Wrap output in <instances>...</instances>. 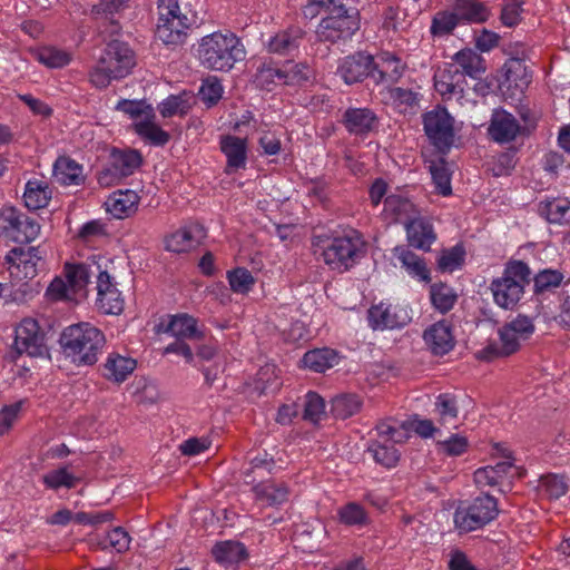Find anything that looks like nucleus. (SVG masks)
Listing matches in <instances>:
<instances>
[{"label":"nucleus","instance_id":"nucleus-1","mask_svg":"<svg viewBox=\"0 0 570 570\" xmlns=\"http://www.w3.org/2000/svg\"><path fill=\"white\" fill-rule=\"evenodd\" d=\"M199 63L209 70L229 71L246 57L239 37L232 31H215L203 37L196 49Z\"/></svg>","mask_w":570,"mask_h":570},{"label":"nucleus","instance_id":"nucleus-2","mask_svg":"<svg viewBox=\"0 0 570 570\" xmlns=\"http://www.w3.org/2000/svg\"><path fill=\"white\" fill-rule=\"evenodd\" d=\"M63 354L77 365H94L98 361L106 338L104 333L89 323H78L63 330L60 336Z\"/></svg>","mask_w":570,"mask_h":570},{"label":"nucleus","instance_id":"nucleus-3","mask_svg":"<svg viewBox=\"0 0 570 570\" xmlns=\"http://www.w3.org/2000/svg\"><path fill=\"white\" fill-rule=\"evenodd\" d=\"M135 63L134 51L128 45L112 40L106 46L96 66L89 72V80L96 88H106L111 80L127 77Z\"/></svg>","mask_w":570,"mask_h":570},{"label":"nucleus","instance_id":"nucleus-4","mask_svg":"<svg viewBox=\"0 0 570 570\" xmlns=\"http://www.w3.org/2000/svg\"><path fill=\"white\" fill-rule=\"evenodd\" d=\"M156 38L166 46H181L187 38V30L199 27L204 19L197 12L190 16L180 12L178 0H159Z\"/></svg>","mask_w":570,"mask_h":570},{"label":"nucleus","instance_id":"nucleus-5","mask_svg":"<svg viewBox=\"0 0 570 570\" xmlns=\"http://www.w3.org/2000/svg\"><path fill=\"white\" fill-rule=\"evenodd\" d=\"M530 283V269L522 261L507 264L503 275L491 283L494 302L502 308L512 309L521 299L524 286Z\"/></svg>","mask_w":570,"mask_h":570},{"label":"nucleus","instance_id":"nucleus-6","mask_svg":"<svg viewBox=\"0 0 570 570\" xmlns=\"http://www.w3.org/2000/svg\"><path fill=\"white\" fill-rule=\"evenodd\" d=\"M328 11L316 28V37L318 41L335 43L345 41L354 35L360 28L357 12H350L343 3H334L321 6Z\"/></svg>","mask_w":570,"mask_h":570},{"label":"nucleus","instance_id":"nucleus-7","mask_svg":"<svg viewBox=\"0 0 570 570\" xmlns=\"http://www.w3.org/2000/svg\"><path fill=\"white\" fill-rule=\"evenodd\" d=\"M365 254L364 242L360 236L335 237L323 246V258L332 269L345 272Z\"/></svg>","mask_w":570,"mask_h":570},{"label":"nucleus","instance_id":"nucleus-8","mask_svg":"<svg viewBox=\"0 0 570 570\" xmlns=\"http://www.w3.org/2000/svg\"><path fill=\"white\" fill-rule=\"evenodd\" d=\"M498 513L497 499L484 494L475 498L466 509H458L454 523L460 531L470 532L491 522Z\"/></svg>","mask_w":570,"mask_h":570},{"label":"nucleus","instance_id":"nucleus-9","mask_svg":"<svg viewBox=\"0 0 570 570\" xmlns=\"http://www.w3.org/2000/svg\"><path fill=\"white\" fill-rule=\"evenodd\" d=\"M453 118L446 108L438 106L423 115V127L431 144L441 153L446 154L454 142Z\"/></svg>","mask_w":570,"mask_h":570},{"label":"nucleus","instance_id":"nucleus-10","mask_svg":"<svg viewBox=\"0 0 570 570\" xmlns=\"http://www.w3.org/2000/svg\"><path fill=\"white\" fill-rule=\"evenodd\" d=\"M4 262L10 277L17 282L33 279L45 265L42 253L36 246L13 247L6 255Z\"/></svg>","mask_w":570,"mask_h":570},{"label":"nucleus","instance_id":"nucleus-11","mask_svg":"<svg viewBox=\"0 0 570 570\" xmlns=\"http://www.w3.org/2000/svg\"><path fill=\"white\" fill-rule=\"evenodd\" d=\"M0 233L19 244H29L40 233L39 223L14 207L0 210Z\"/></svg>","mask_w":570,"mask_h":570},{"label":"nucleus","instance_id":"nucleus-12","mask_svg":"<svg viewBox=\"0 0 570 570\" xmlns=\"http://www.w3.org/2000/svg\"><path fill=\"white\" fill-rule=\"evenodd\" d=\"M14 348L18 354H28L32 357L43 356L48 353L45 332L33 318H23L16 328Z\"/></svg>","mask_w":570,"mask_h":570},{"label":"nucleus","instance_id":"nucleus-13","mask_svg":"<svg viewBox=\"0 0 570 570\" xmlns=\"http://www.w3.org/2000/svg\"><path fill=\"white\" fill-rule=\"evenodd\" d=\"M405 71V63L390 52L381 53L376 60L373 59L372 80L375 85L391 87L396 83Z\"/></svg>","mask_w":570,"mask_h":570},{"label":"nucleus","instance_id":"nucleus-14","mask_svg":"<svg viewBox=\"0 0 570 570\" xmlns=\"http://www.w3.org/2000/svg\"><path fill=\"white\" fill-rule=\"evenodd\" d=\"M373 56L363 52L345 57L337 72L345 83L353 85L370 77L372 79Z\"/></svg>","mask_w":570,"mask_h":570},{"label":"nucleus","instance_id":"nucleus-15","mask_svg":"<svg viewBox=\"0 0 570 570\" xmlns=\"http://www.w3.org/2000/svg\"><path fill=\"white\" fill-rule=\"evenodd\" d=\"M466 80L459 67L453 63L446 65L443 69H438L434 73L435 90L444 98L450 99L453 96L462 97Z\"/></svg>","mask_w":570,"mask_h":570},{"label":"nucleus","instance_id":"nucleus-16","mask_svg":"<svg viewBox=\"0 0 570 570\" xmlns=\"http://www.w3.org/2000/svg\"><path fill=\"white\" fill-rule=\"evenodd\" d=\"M130 0H99L90 10V17L99 22L100 27H105L110 35H116L121 27L116 18L125 9L129 7Z\"/></svg>","mask_w":570,"mask_h":570},{"label":"nucleus","instance_id":"nucleus-17","mask_svg":"<svg viewBox=\"0 0 570 570\" xmlns=\"http://www.w3.org/2000/svg\"><path fill=\"white\" fill-rule=\"evenodd\" d=\"M423 338L434 355L443 356L453 350L455 340L452 325L446 320L432 324L424 331Z\"/></svg>","mask_w":570,"mask_h":570},{"label":"nucleus","instance_id":"nucleus-18","mask_svg":"<svg viewBox=\"0 0 570 570\" xmlns=\"http://www.w3.org/2000/svg\"><path fill=\"white\" fill-rule=\"evenodd\" d=\"M495 448L502 453L505 459L495 465H487L478 469L474 472V481L480 487H499L502 485L509 472L514 468L512 453L502 449L499 444Z\"/></svg>","mask_w":570,"mask_h":570},{"label":"nucleus","instance_id":"nucleus-19","mask_svg":"<svg viewBox=\"0 0 570 570\" xmlns=\"http://www.w3.org/2000/svg\"><path fill=\"white\" fill-rule=\"evenodd\" d=\"M345 129L355 136H366L379 127V117L370 108H347L342 116Z\"/></svg>","mask_w":570,"mask_h":570},{"label":"nucleus","instance_id":"nucleus-20","mask_svg":"<svg viewBox=\"0 0 570 570\" xmlns=\"http://www.w3.org/2000/svg\"><path fill=\"white\" fill-rule=\"evenodd\" d=\"M500 343L490 342L485 347L478 352L476 357L481 361L491 362L499 357H507L520 350L523 342L513 335L503 326L499 328Z\"/></svg>","mask_w":570,"mask_h":570},{"label":"nucleus","instance_id":"nucleus-21","mask_svg":"<svg viewBox=\"0 0 570 570\" xmlns=\"http://www.w3.org/2000/svg\"><path fill=\"white\" fill-rule=\"evenodd\" d=\"M409 321L407 313L396 306L380 303L368 309V322L374 330L402 327Z\"/></svg>","mask_w":570,"mask_h":570},{"label":"nucleus","instance_id":"nucleus-22","mask_svg":"<svg viewBox=\"0 0 570 570\" xmlns=\"http://www.w3.org/2000/svg\"><path fill=\"white\" fill-rule=\"evenodd\" d=\"M521 126L515 117L505 110H495L492 115L489 135L497 142H510L520 132Z\"/></svg>","mask_w":570,"mask_h":570},{"label":"nucleus","instance_id":"nucleus-23","mask_svg":"<svg viewBox=\"0 0 570 570\" xmlns=\"http://www.w3.org/2000/svg\"><path fill=\"white\" fill-rule=\"evenodd\" d=\"M406 237L410 246L429 252L436 239L432 224L423 218L416 217L405 223Z\"/></svg>","mask_w":570,"mask_h":570},{"label":"nucleus","instance_id":"nucleus-24","mask_svg":"<svg viewBox=\"0 0 570 570\" xmlns=\"http://www.w3.org/2000/svg\"><path fill=\"white\" fill-rule=\"evenodd\" d=\"M255 500L267 507H278L288 500L289 488L283 481L258 482L252 489Z\"/></svg>","mask_w":570,"mask_h":570},{"label":"nucleus","instance_id":"nucleus-25","mask_svg":"<svg viewBox=\"0 0 570 570\" xmlns=\"http://www.w3.org/2000/svg\"><path fill=\"white\" fill-rule=\"evenodd\" d=\"M220 150L227 158L225 171L232 174L245 168L247 159L246 140L237 136H224L220 139Z\"/></svg>","mask_w":570,"mask_h":570},{"label":"nucleus","instance_id":"nucleus-26","mask_svg":"<svg viewBox=\"0 0 570 570\" xmlns=\"http://www.w3.org/2000/svg\"><path fill=\"white\" fill-rule=\"evenodd\" d=\"M306 36L298 26H291L278 31L268 41V51L277 55H289L297 50Z\"/></svg>","mask_w":570,"mask_h":570},{"label":"nucleus","instance_id":"nucleus-27","mask_svg":"<svg viewBox=\"0 0 570 570\" xmlns=\"http://www.w3.org/2000/svg\"><path fill=\"white\" fill-rule=\"evenodd\" d=\"M139 202L136 191L126 189L114 191L107 199V210L116 218H124L135 213Z\"/></svg>","mask_w":570,"mask_h":570},{"label":"nucleus","instance_id":"nucleus-28","mask_svg":"<svg viewBox=\"0 0 570 570\" xmlns=\"http://www.w3.org/2000/svg\"><path fill=\"white\" fill-rule=\"evenodd\" d=\"M250 466L244 472L245 483L252 484L253 487L261 482H266L265 479L268 474H272L276 468V462L272 455L267 452L257 453L250 458Z\"/></svg>","mask_w":570,"mask_h":570},{"label":"nucleus","instance_id":"nucleus-29","mask_svg":"<svg viewBox=\"0 0 570 570\" xmlns=\"http://www.w3.org/2000/svg\"><path fill=\"white\" fill-rule=\"evenodd\" d=\"M136 365V360L111 353L104 365V376L109 381L121 383L134 372Z\"/></svg>","mask_w":570,"mask_h":570},{"label":"nucleus","instance_id":"nucleus-30","mask_svg":"<svg viewBox=\"0 0 570 570\" xmlns=\"http://www.w3.org/2000/svg\"><path fill=\"white\" fill-rule=\"evenodd\" d=\"M453 60L455 61V66L459 67L460 72L464 73V77L469 76L473 79H478L487 70L483 57L470 48L458 51Z\"/></svg>","mask_w":570,"mask_h":570},{"label":"nucleus","instance_id":"nucleus-31","mask_svg":"<svg viewBox=\"0 0 570 570\" xmlns=\"http://www.w3.org/2000/svg\"><path fill=\"white\" fill-rule=\"evenodd\" d=\"M108 159L124 178L131 176L142 164V156L136 149L112 148Z\"/></svg>","mask_w":570,"mask_h":570},{"label":"nucleus","instance_id":"nucleus-32","mask_svg":"<svg viewBox=\"0 0 570 570\" xmlns=\"http://www.w3.org/2000/svg\"><path fill=\"white\" fill-rule=\"evenodd\" d=\"M389 97L393 108L400 114L414 115L420 109L421 96L412 89L390 87Z\"/></svg>","mask_w":570,"mask_h":570},{"label":"nucleus","instance_id":"nucleus-33","mask_svg":"<svg viewBox=\"0 0 570 570\" xmlns=\"http://www.w3.org/2000/svg\"><path fill=\"white\" fill-rule=\"evenodd\" d=\"M362 399L354 393H341L331 400V414L336 420H346L362 409Z\"/></svg>","mask_w":570,"mask_h":570},{"label":"nucleus","instance_id":"nucleus-34","mask_svg":"<svg viewBox=\"0 0 570 570\" xmlns=\"http://www.w3.org/2000/svg\"><path fill=\"white\" fill-rule=\"evenodd\" d=\"M214 559L220 564L238 563L248 557L246 547L238 541H220L213 549Z\"/></svg>","mask_w":570,"mask_h":570},{"label":"nucleus","instance_id":"nucleus-35","mask_svg":"<svg viewBox=\"0 0 570 570\" xmlns=\"http://www.w3.org/2000/svg\"><path fill=\"white\" fill-rule=\"evenodd\" d=\"M53 177L61 185H80L82 167L69 157H59L53 166Z\"/></svg>","mask_w":570,"mask_h":570},{"label":"nucleus","instance_id":"nucleus-36","mask_svg":"<svg viewBox=\"0 0 570 570\" xmlns=\"http://www.w3.org/2000/svg\"><path fill=\"white\" fill-rule=\"evenodd\" d=\"M539 213L551 224L570 223V200L567 198H553L541 202Z\"/></svg>","mask_w":570,"mask_h":570},{"label":"nucleus","instance_id":"nucleus-37","mask_svg":"<svg viewBox=\"0 0 570 570\" xmlns=\"http://www.w3.org/2000/svg\"><path fill=\"white\" fill-rule=\"evenodd\" d=\"M338 356L334 350L316 348L304 354L301 363L304 367L323 373L337 363Z\"/></svg>","mask_w":570,"mask_h":570},{"label":"nucleus","instance_id":"nucleus-38","mask_svg":"<svg viewBox=\"0 0 570 570\" xmlns=\"http://www.w3.org/2000/svg\"><path fill=\"white\" fill-rule=\"evenodd\" d=\"M255 83L267 91H272L274 86L286 85L284 66L277 67L273 61L263 62L256 71Z\"/></svg>","mask_w":570,"mask_h":570},{"label":"nucleus","instance_id":"nucleus-39","mask_svg":"<svg viewBox=\"0 0 570 570\" xmlns=\"http://www.w3.org/2000/svg\"><path fill=\"white\" fill-rule=\"evenodd\" d=\"M394 250L402 267H404L411 276L417 277L422 282L431 281L430 271L423 258L404 247H396Z\"/></svg>","mask_w":570,"mask_h":570},{"label":"nucleus","instance_id":"nucleus-40","mask_svg":"<svg viewBox=\"0 0 570 570\" xmlns=\"http://www.w3.org/2000/svg\"><path fill=\"white\" fill-rule=\"evenodd\" d=\"M177 338H200L202 332L197 328V321L188 314H177L171 317L166 328Z\"/></svg>","mask_w":570,"mask_h":570},{"label":"nucleus","instance_id":"nucleus-41","mask_svg":"<svg viewBox=\"0 0 570 570\" xmlns=\"http://www.w3.org/2000/svg\"><path fill=\"white\" fill-rule=\"evenodd\" d=\"M51 198V190L49 186L42 181L33 180L28 181L26 185L23 200L24 205L31 209L37 210L48 205Z\"/></svg>","mask_w":570,"mask_h":570},{"label":"nucleus","instance_id":"nucleus-42","mask_svg":"<svg viewBox=\"0 0 570 570\" xmlns=\"http://www.w3.org/2000/svg\"><path fill=\"white\" fill-rule=\"evenodd\" d=\"M456 299V293L449 285L444 283H434L430 286L431 304L440 313L445 314L451 311Z\"/></svg>","mask_w":570,"mask_h":570},{"label":"nucleus","instance_id":"nucleus-43","mask_svg":"<svg viewBox=\"0 0 570 570\" xmlns=\"http://www.w3.org/2000/svg\"><path fill=\"white\" fill-rule=\"evenodd\" d=\"M286 86H307L315 81V70L306 62L284 63Z\"/></svg>","mask_w":570,"mask_h":570},{"label":"nucleus","instance_id":"nucleus-44","mask_svg":"<svg viewBox=\"0 0 570 570\" xmlns=\"http://www.w3.org/2000/svg\"><path fill=\"white\" fill-rule=\"evenodd\" d=\"M63 273L75 295L86 287L92 275H96L91 266L69 263L65 265Z\"/></svg>","mask_w":570,"mask_h":570},{"label":"nucleus","instance_id":"nucleus-45","mask_svg":"<svg viewBox=\"0 0 570 570\" xmlns=\"http://www.w3.org/2000/svg\"><path fill=\"white\" fill-rule=\"evenodd\" d=\"M454 12L459 21L465 20L469 22H483L489 16L484 4L475 0H456Z\"/></svg>","mask_w":570,"mask_h":570},{"label":"nucleus","instance_id":"nucleus-46","mask_svg":"<svg viewBox=\"0 0 570 570\" xmlns=\"http://www.w3.org/2000/svg\"><path fill=\"white\" fill-rule=\"evenodd\" d=\"M435 411L442 425H455L459 417V403L456 396L450 393L440 394L435 402Z\"/></svg>","mask_w":570,"mask_h":570},{"label":"nucleus","instance_id":"nucleus-47","mask_svg":"<svg viewBox=\"0 0 570 570\" xmlns=\"http://www.w3.org/2000/svg\"><path fill=\"white\" fill-rule=\"evenodd\" d=\"M429 170L438 191L443 196L450 195L452 193L451 174L445 159L439 157L438 159L430 160Z\"/></svg>","mask_w":570,"mask_h":570},{"label":"nucleus","instance_id":"nucleus-48","mask_svg":"<svg viewBox=\"0 0 570 570\" xmlns=\"http://www.w3.org/2000/svg\"><path fill=\"white\" fill-rule=\"evenodd\" d=\"M134 128L140 137L149 140L153 145L156 146H164L170 139V135L161 129L158 125L154 124L149 117L145 120L135 122Z\"/></svg>","mask_w":570,"mask_h":570},{"label":"nucleus","instance_id":"nucleus-49","mask_svg":"<svg viewBox=\"0 0 570 570\" xmlns=\"http://www.w3.org/2000/svg\"><path fill=\"white\" fill-rule=\"evenodd\" d=\"M191 228H181L166 238L165 247L173 253H186L197 245Z\"/></svg>","mask_w":570,"mask_h":570},{"label":"nucleus","instance_id":"nucleus-50","mask_svg":"<svg viewBox=\"0 0 570 570\" xmlns=\"http://www.w3.org/2000/svg\"><path fill=\"white\" fill-rule=\"evenodd\" d=\"M368 451L373 454L374 460L385 468H393L400 460V453L391 443L374 441Z\"/></svg>","mask_w":570,"mask_h":570},{"label":"nucleus","instance_id":"nucleus-51","mask_svg":"<svg viewBox=\"0 0 570 570\" xmlns=\"http://www.w3.org/2000/svg\"><path fill=\"white\" fill-rule=\"evenodd\" d=\"M465 249L463 245L456 244L455 246L443 249L438 258V267L441 272H453L460 268L464 263Z\"/></svg>","mask_w":570,"mask_h":570},{"label":"nucleus","instance_id":"nucleus-52","mask_svg":"<svg viewBox=\"0 0 570 570\" xmlns=\"http://www.w3.org/2000/svg\"><path fill=\"white\" fill-rule=\"evenodd\" d=\"M42 482L48 489L58 490L60 488L72 489L79 482V479L69 473L67 468H59L50 471L42 476Z\"/></svg>","mask_w":570,"mask_h":570},{"label":"nucleus","instance_id":"nucleus-53","mask_svg":"<svg viewBox=\"0 0 570 570\" xmlns=\"http://www.w3.org/2000/svg\"><path fill=\"white\" fill-rule=\"evenodd\" d=\"M36 59L48 68H62L70 62L71 57L55 47H43L36 52Z\"/></svg>","mask_w":570,"mask_h":570},{"label":"nucleus","instance_id":"nucleus-54","mask_svg":"<svg viewBox=\"0 0 570 570\" xmlns=\"http://www.w3.org/2000/svg\"><path fill=\"white\" fill-rule=\"evenodd\" d=\"M99 308L106 314L118 315L124 309V299L116 287L98 292Z\"/></svg>","mask_w":570,"mask_h":570},{"label":"nucleus","instance_id":"nucleus-55","mask_svg":"<svg viewBox=\"0 0 570 570\" xmlns=\"http://www.w3.org/2000/svg\"><path fill=\"white\" fill-rule=\"evenodd\" d=\"M227 279L233 292L239 294L248 293L255 284L252 273L244 268L237 267L227 273Z\"/></svg>","mask_w":570,"mask_h":570},{"label":"nucleus","instance_id":"nucleus-56","mask_svg":"<svg viewBox=\"0 0 570 570\" xmlns=\"http://www.w3.org/2000/svg\"><path fill=\"white\" fill-rule=\"evenodd\" d=\"M458 22L455 12H438L432 19L431 33L434 37L446 36L454 30Z\"/></svg>","mask_w":570,"mask_h":570},{"label":"nucleus","instance_id":"nucleus-57","mask_svg":"<svg viewBox=\"0 0 570 570\" xmlns=\"http://www.w3.org/2000/svg\"><path fill=\"white\" fill-rule=\"evenodd\" d=\"M503 327L523 342L529 340L535 330L533 320L523 314H519L515 318L505 323Z\"/></svg>","mask_w":570,"mask_h":570},{"label":"nucleus","instance_id":"nucleus-58","mask_svg":"<svg viewBox=\"0 0 570 570\" xmlns=\"http://www.w3.org/2000/svg\"><path fill=\"white\" fill-rule=\"evenodd\" d=\"M340 520L346 525H362L367 522L365 510L357 503L351 502L338 511Z\"/></svg>","mask_w":570,"mask_h":570},{"label":"nucleus","instance_id":"nucleus-59","mask_svg":"<svg viewBox=\"0 0 570 570\" xmlns=\"http://www.w3.org/2000/svg\"><path fill=\"white\" fill-rule=\"evenodd\" d=\"M325 410V402L321 395L315 392H308L304 403V419L311 422H318Z\"/></svg>","mask_w":570,"mask_h":570},{"label":"nucleus","instance_id":"nucleus-60","mask_svg":"<svg viewBox=\"0 0 570 570\" xmlns=\"http://www.w3.org/2000/svg\"><path fill=\"white\" fill-rule=\"evenodd\" d=\"M541 488L551 499H559L568 491V484L562 475L548 474L540 480Z\"/></svg>","mask_w":570,"mask_h":570},{"label":"nucleus","instance_id":"nucleus-61","mask_svg":"<svg viewBox=\"0 0 570 570\" xmlns=\"http://www.w3.org/2000/svg\"><path fill=\"white\" fill-rule=\"evenodd\" d=\"M190 109L188 100L179 96H169L160 106L159 111L164 118H169L175 115H186Z\"/></svg>","mask_w":570,"mask_h":570},{"label":"nucleus","instance_id":"nucleus-62","mask_svg":"<svg viewBox=\"0 0 570 570\" xmlns=\"http://www.w3.org/2000/svg\"><path fill=\"white\" fill-rule=\"evenodd\" d=\"M106 541L101 549L110 547L118 553H124L129 549L131 538L122 527H116L107 533Z\"/></svg>","mask_w":570,"mask_h":570},{"label":"nucleus","instance_id":"nucleus-63","mask_svg":"<svg viewBox=\"0 0 570 570\" xmlns=\"http://www.w3.org/2000/svg\"><path fill=\"white\" fill-rule=\"evenodd\" d=\"M439 450L449 456H459L466 452L469 441L465 436L453 434L448 440L439 441Z\"/></svg>","mask_w":570,"mask_h":570},{"label":"nucleus","instance_id":"nucleus-64","mask_svg":"<svg viewBox=\"0 0 570 570\" xmlns=\"http://www.w3.org/2000/svg\"><path fill=\"white\" fill-rule=\"evenodd\" d=\"M563 275L559 271L544 269L534 277V292L542 293L551 287H558Z\"/></svg>","mask_w":570,"mask_h":570}]
</instances>
